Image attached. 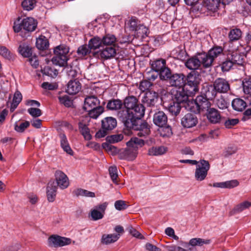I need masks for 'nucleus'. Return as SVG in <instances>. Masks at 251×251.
I'll list each match as a JSON object with an SVG mask.
<instances>
[{"instance_id":"nucleus-1","label":"nucleus","mask_w":251,"mask_h":251,"mask_svg":"<svg viewBox=\"0 0 251 251\" xmlns=\"http://www.w3.org/2000/svg\"><path fill=\"white\" fill-rule=\"evenodd\" d=\"M145 110L144 106L139 104L132 110L131 114H124V111H119L118 117L126 128L137 131V135L143 137L148 135L151 132L150 125L147 122L141 120L145 114Z\"/></svg>"},{"instance_id":"nucleus-2","label":"nucleus","mask_w":251,"mask_h":251,"mask_svg":"<svg viewBox=\"0 0 251 251\" xmlns=\"http://www.w3.org/2000/svg\"><path fill=\"white\" fill-rule=\"evenodd\" d=\"M208 90L205 91L204 95L198 96L195 100L189 101L186 105V109L194 113H200L206 112L211 107V104L209 100L210 98L207 96Z\"/></svg>"},{"instance_id":"nucleus-3","label":"nucleus","mask_w":251,"mask_h":251,"mask_svg":"<svg viewBox=\"0 0 251 251\" xmlns=\"http://www.w3.org/2000/svg\"><path fill=\"white\" fill-rule=\"evenodd\" d=\"M207 96L210 98H214L217 93H226L230 90L229 82L223 78H217L214 81L212 85L208 88Z\"/></svg>"},{"instance_id":"nucleus-4","label":"nucleus","mask_w":251,"mask_h":251,"mask_svg":"<svg viewBox=\"0 0 251 251\" xmlns=\"http://www.w3.org/2000/svg\"><path fill=\"white\" fill-rule=\"evenodd\" d=\"M201 80V75L198 72L193 71L189 73L187 76H185L184 90L188 91L189 93L195 95L199 90Z\"/></svg>"},{"instance_id":"nucleus-5","label":"nucleus","mask_w":251,"mask_h":251,"mask_svg":"<svg viewBox=\"0 0 251 251\" xmlns=\"http://www.w3.org/2000/svg\"><path fill=\"white\" fill-rule=\"evenodd\" d=\"M69 48L64 45L57 46L54 50V56L52 58L51 61L55 65L64 67L67 64L68 60V54Z\"/></svg>"},{"instance_id":"nucleus-6","label":"nucleus","mask_w":251,"mask_h":251,"mask_svg":"<svg viewBox=\"0 0 251 251\" xmlns=\"http://www.w3.org/2000/svg\"><path fill=\"white\" fill-rule=\"evenodd\" d=\"M210 169V164L208 161L204 159L200 161V164L196 166L195 173V178L198 181L204 180L207 175Z\"/></svg>"},{"instance_id":"nucleus-7","label":"nucleus","mask_w":251,"mask_h":251,"mask_svg":"<svg viewBox=\"0 0 251 251\" xmlns=\"http://www.w3.org/2000/svg\"><path fill=\"white\" fill-rule=\"evenodd\" d=\"M71 243V239L69 238L61 237L57 235H52L48 238L49 246L57 248L68 245Z\"/></svg>"},{"instance_id":"nucleus-8","label":"nucleus","mask_w":251,"mask_h":251,"mask_svg":"<svg viewBox=\"0 0 251 251\" xmlns=\"http://www.w3.org/2000/svg\"><path fill=\"white\" fill-rule=\"evenodd\" d=\"M197 113L189 112L185 114L181 119V125L184 128H192L198 123Z\"/></svg>"},{"instance_id":"nucleus-9","label":"nucleus","mask_w":251,"mask_h":251,"mask_svg":"<svg viewBox=\"0 0 251 251\" xmlns=\"http://www.w3.org/2000/svg\"><path fill=\"white\" fill-rule=\"evenodd\" d=\"M179 90L177 91L175 95V99L176 101L182 104L186 109V105L189 101H192V100H189V97L193 96V93H189L188 91L184 90L183 87L179 88Z\"/></svg>"},{"instance_id":"nucleus-10","label":"nucleus","mask_w":251,"mask_h":251,"mask_svg":"<svg viewBox=\"0 0 251 251\" xmlns=\"http://www.w3.org/2000/svg\"><path fill=\"white\" fill-rule=\"evenodd\" d=\"M158 100V94L155 91H148L142 99L145 105L150 107H154Z\"/></svg>"},{"instance_id":"nucleus-11","label":"nucleus","mask_w":251,"mask_h":251,"mask_svg":"<svg viewBox=\"0 0 251 251\" xmlns=\"http://www.w3.org/2000/svg\"><path fill=\"white\" fill-rule=\"evenodd\" d=\"M185 82V75L183 73H173L167 83L170 86L178 87H183Z\"/></svg>"},{"instance_id":"nucleus-12","label":"nucleus","mask_w":251,"mask_h":251,"mask_svg":"<svg viewBox=\"0 0 251 251\" xmlns=\"http://www.w3.org/2000/svg\"><path fill=\"white\" fill-rule=\"evenodd\" d=\"M55 179L57 184L61 189L67 188L69 185V181L67 175L62 171L57 170L54 174Z\"/></svg>"},{"instance_id":"nucleus-13","label":"nucleus","mask_w":251,"mask_h":251,"mask_svg":"<svg viewBox=\"0 0 251 251\" xmlns=\"http://www.w3.org/2000/svg\"><path fill=\"white\" fill-rule=\"evenodd\" d=\"M153 122L158 127L165 126L168 124V117L163 111H158L153 114Z\"/></svg>"},{"instance_id":"nucleus-14","label":"nucleus","mask_w":251,"mask_h":251,"mask_svg":"<svg viewBox=\"0 0 251 251\" xmlns=\"http://www.w3.org/2000/svg\"><path fill=\"white\" fill-rule=\"evenodd\" d=\"M205 116L208 121L212 124L219 123L221 119L219 111L213 107H210L205 112Z\"/></svg>"},{"instance_id":"nucleus-15","label":"nucleus","mask_w":251,"mask_h":251,"mask_svg":"<svg viewBox=\"0 0 251 251\" xmlns=\"http://www.w3.org/2000/svg\"><path fill=\"white\" fill-rule=\"evenodd\" d=\"M184 64L187 69L194 71L201 69V65L198 53L188 58Z\"/></svg>"},{"instance_id":"nucleus-16","label":"nucleus","mask_w":251,"mask_h":251,"mask_svg":"<svg viewBox=\"0 0 251 251\" xmlns=\"http://www.w3.org/2000/svg\"><path fill=\"white\" fill-rule=\"evenodd\" d=\"M116 53L115 46H105L100 51L99 55L102 59L107 60L114 57Z\"/></svg>"},{"instance_id":"nucleus-17","label":"nucleus","mask_w":251,"mask_h":251,"mask_svg":"<svg viewBox=\"0 0 251 251\" xmlns=\"http://www.w3.org/2000/svg\"><path fill=\"white\" fill-rule=\"evenodd\" d=\"M201 66L204 69L210 68L213 64V60L207 52L197 53Z\"/></svg>"},{"instance_id":"nucleus-18","label":"nucleus","mask_w":251,"mask_h":251,"mask_svg":"<svg viewBox=\"0 0 251 251\" xmlns=\"http://www.w3.org/2000/svg\"><path fill=\"white\" fill-rule=\"evenodd\" d=\"M81 89V84L76 79L71 80L67 85L66 92L70 95H75L78 93Z\"/></svg>"},{"instance_id":"nucleus-19","label":"nucleus","mask_w":251,"mask_h":251,"mask_svg":"<svg viewBox=\"0 0 251 251\" xmlns=\"http://www.w3.org/2000/svg\"><path fill=\"white\" fill-rule=\"evenodd\" d=\"M100 101L95 96H87L84 100L83 108L85 110L99 106Z\"/></svg>"},{"instance_id":"nucleus-20","label":"nucleus","mask_w":251,"mask_h":251,"mask_svg":"<svg viewBox=\"0 0 251 251\" xmlns=\"http://www.w3.org/2000/svg\"><path fill=\"white\" fill-rule=\"evenodd\" d=\"M137 154V150L132 148L131 149H126L121 152L119 154V158L120 159L131 161L136 157Z\"/></svg>"},{"instance_id":"nucleus-21","label":"nucleus","mask_w":251,"mask_h":251,"mask_svg":"<svg viewBox=\"0 0 251 251\" xmlns=\"http://www.w3.org/2000/svg\"><path fill=\"white\" fill-rule=\"evenodd\" d=\"M22 21L23 29L28 32H32L35 30L37 23L34 19L31 17H27L24 19Z\"/></svg>"},{"instance_id":"nucleus-22","label":"nucleus","mask_w":251,"mask_h":251,"mask_svg":"<svg viewBox=\"0 0 251 251\" xmlns=\"http://www.w3.org/2000/svg\"><path fill=\"white\" fill-rule=\"evenodd\" d=\"M57 186L55 185L54 181L50 182L47 187V196L50 202L54 201L56 195Z\"/></svg>"},{"instance_id":"nucleus-23","label":"nucleus","mask_w":251,"mask_h":251,"mask_svg":"<svg viewBox=\"0 0 251 251\" xmlns=\"http://www.w3.org/2000/svg\"><path fill=\"white\" fill-rule=\"evenodd\" d=\"M116 126L117 121L113 117H106L101 121L102 128L108 131L113 129Z\"/></svg>"},{"instance_id":"nucleus-24","label":"nucleus","mask_w":251,"mask_h":251,"mask_svg":"<svg viewBox=\"0 0 251 251\" xmlns=\"http://www.w3.org/2000/svg\"><path fill=\"white\" fill-rule=\"evenodd\" d=\"M211 240L209 239H204L200 238H195L191 239L189 243L185 242L182 246L185 248H188L189 246H202L204 244H209Z\"/></svg>"},{"instance_id":"nucleus-25","label":"nucleus","mask_w":251,"mask_h":251,"mask_svg":"<svg viewBox=\"0 0 251 251\" xmlns=\"http://www.w3.org/2000/svg\"><path fill=\"white\" fill-rule=\"evenodd\" d=\"M151 70L159 73L166 66V61L165 59L159 58L150 62Z\"/></svg>"},{"instance_id":"nucleus-26","label":"nucleus","mask_w":251,"mask_h":251,"mask_svg":"<svg viewBox=\"0 0 251 251\" xmlns=\"http://www.w3.org/2000/svg\"><path fill=\"white\" fill-rule=\"evenodd\" d=\"M78 129L80 133L86 140H90L92 135L90 134V130L88 126L83 122H79L78 124Z\"/></svg>"},{"instance_id":"nucleus-27","label":"nucleus","mask_w":251,"mask_h":251,"mask_svg":"<svg viewBox=\"0 0 251 251\" xmlns=\"http://www.w3.org/2000/svg\"><path fill=\"white\" fill-rule=\"evenodd\" d=\"M59 138L60 139V145L61 148L63 149V151L66 152L67 153L70 155L73 154V151L71 149L69 142L68 141L67 138L65 134L63 133H60L59 135Z\"/></svg>"},{"instance_id":"nucleus-28","label":"nucleus","mask_w":251,"mask_h":251,"mask_svg":"<svg viewBox=\"0 0 251 251\" xmlns=\"http://www.w3.org/2000/svg\"><path fill=\"white\" fill-rule=\"evenodd\" d=\"M102 47L104 46H115V44L117 39L115 35L111 34H106L101 38Z\"/></svg>"},{"instance_id":"nucleus-29","label":"nucleus","mask_w":251,"mask_h":251,"mask_svg":"<svg viewBox=\"0 0 251 251\" xmlns=\"http://www.w3.org/2000/svg\"><path fill=\"white\" fill-rule=\"evenodd\" d=\"M18 50L19 53L25 57H30L32 53L31 48L25 43H21Z\"/></svg>"},{"instance_id":"nucleus-30","label":"nucleus","mask_w":251,"mask_h":251,"mask_svg":"<svg viewBox=\"0 0 251 251\" xmlns=\"http://www.w3.org/2000/svg\"><path fill=\"white\" fill-rule=\"evenodd\" d=\"M119 234H103L101 239V242L103 244L108 245L117 241L120 238Z\"/></svg>"},{"instance_id":"nucleus-31","label":"nucleus","mask_w":251,"mask_h":251,"mask_svg":"<svg viewBox=\"0 0 251 251\" xmlns=\"http://www.w3.org/2000/svg\"><path fill=\"white\" fill-rule=\"evenodd\" d=\"M234 64H237L240 66L243 65L245 60L244 55L236 52H233L228 55Z\"/></svg>"},{"instance_id":"nucleus-32","label":"nucleus","mask_w":251,"mask_h":251,"mask_svg":"<svg viewBox=\"0 0 251 251\" xmlns=\"http://www.w3.org/2000/svg\"><path fill=\"white\" fill-rule=\"evenodd\" d=\"M203 3L207 10L215 12L218 9L220 1V0H203Z\"/></svg>"},{"instance_id":"nucleus-33","label":"nucleus","mask_w":251,"mask_h":251,"mask_svg":"<svg viewBox=\"0 0 251 251\" xmlns=\"http://www.w3.org/2000/svg\"><path fill=\"white\" fill-rule=\"evenodd\" d=\"M233 108L237 111H243L247 106L246 102L241 99L236 98L232 101Z\"/></svg>"},{"instance_id":"nucleus-34","label":"nucleus","mask_w":251,"mask_h":251,"mask_svg":"<svg viewBox=\"0 0 251 251\" xmlns=\"http://www.w3.org/2000/svg\"><path fill=\"white\" fill-rule=\"evenodd\" d=\"M36 46L40 50H46L49 46V42L48 39L45 36H40L36 39Z\"/></svg>"},{"instance_id":"nucleus-35","label":"nucleus","mask_w":251,"mask_h":251,"mask_svg":"<svg viewBox=\"0 0 251 251\" xmlns=\"http://www.w3.org/2000/svg\"><path fill=\"white\" fill-rule=\"evenodd\" d=\"M144 144V141L137 137H132L126 143L128 147L133 148L137 150L139 147H142Z\"/></svg>"},{"instance_id":"nucleus-36","label":"nucleus","mask_w":251,"mask_h":251,"mask_svg":"<svg viewBox=\"0 0 251 251\" xmlns=\"http://www.w3.org/2000/svg\"><path fill=\"white\" fill-rule=\"evenodd\" d=\"M22 95L18 90L14 95L12 101L11 103L10 111L13 112L22 100Z\"/></svg>"},{"instance_id":"nucleus-37","label":"nucleus","mask_w":251,"mask_h":251,"mask_svg":"<svg viewBox=\"0 0 251 251\" xmlns=\"http://www.w3.org/2000/svg\"><path fill=\"white\" fill-rule=\"evenodd\" d=\"M64 67V70L67 75L71 78H75L79 74V69L76 66H73L66 64Z\"/></svg>"},{"instance_id":"nucleus-38","label":"nucleus","mask_w":251,"mask_h":251,"mask_svg":"<svg viewBox=\"0 0 251 251\" xmlns=\"http://www.w3.org/2000/svg\"><path fill=\"white\" fill-rule=\"evenodd\" d=\"M167 151V148L163 146L152 147L148 150V154L151 156L161 155Z\"/></svg>"},{"instance_id":"nucleus-39","label":"nucleus","mask_w":251,"mask_h":251,"mask_svg":"<svg viewBox=\"0 0 251 251\" xmlns=\"http://www.w3.org/2000/svg\"><path fill=\"white\" fill-rule=\"evenodd\" d=\"M123 104L121 100L119 99H112L108 101L106 107L109 110H118L122 108Z\"/></svg>"},{"instance_id":"nucleus-40","label":"nucleus","mask_w":251,"mask_h":251,"mask_svg":"<svg viewBox=\"0 0 251 251\" xmlns=\"http://www.w3.org/2000/svg\"><path fill=\"white\" fill-rule=\"evenodd\" d=\"M172 74L171 70L167 66L158 73L160 79L161 80L165 81L167 83L169 81Z\"/></svg>"},{"instance_id":"nucleus-41","label":"nucleus","mask_w":251,"mask_h":251,"mask_svg":"<svg viewBox=\"0 0 251 251\" xmlns=\"http://www.w3.org/2000/svg\"><path fill=\"white\" fill-rule=\"evenodd\" d=\"M251 206V202L248 201H245L237 205L230 212V215H232L237 213H240Z\"/></svg>"},{"instance_id":"nucleus-42","label":"nucleus","mask_w":251,"mask_h":251,"mask_svg":"<svg viewBox=\"0 0 251 251\" xmlns=\"http://www.w3.org/2000/svg\"><path fill=\"white\" fill-rule=\"evenodd\" d=\"M242 31L239 28H233L228 33L229 41L233 42L239 40L242 36Z\"/></svg>"},{"instance_id":"nucleus-43","label":"nucleus","mask_w":251,"mask_h":251,"mask_svg":"<svg viewBox=\"0 0 251 251\" xmlns=\"http://www.w3.org/2000/svg\"><path fill=\"white\" fill-rule=\"evenodd\" d=\"M88 46L91 50H96L102 47L101 38L95 36L91 39L88 43Z\"/></svg>"},{"instance_id":"nucleus-44","label":"nucleus","mask_w":251,"mask_h":251,"mask_svg":"<svg viewBox=\"0 0 251 251\" xmlns=\"http://www.w3.org/2000/svg\"><path fill=\"white\" fill-rule=\"evenodd\" d=\"M223 49L221 46H214L210 49L207 53L214 61L218 56L223 53Z\"/></svg>"},{"instance_id":"nucleus-45","label":"nucleus","mask_w":251,"mask_h":251,"mask_svg":"<svg viewBox=\"0 0 251 251\" xmlns=\"http://www.w3.org/2000/svg\"><path fill=\"white\" fill-rule=\"evenodd\" d=\"M88 112L90 117L97 119L103 111V108L101 106L86 110Z\"/></svg>"},{"instance_id":"nucleus-46","label":"nucleus","mask_w":251,"mask_h":251,"mask_svg":"<svg viewBox=\"0 0 251 251\" xmlns=\"http://www.w3.org/2000/svg\"><path fill=\"white\" fill-rule=\"evenodd\" d=\"M138 99L135 97L133 96H129L125 98L123 104L124 105L126 110H128L129 108H131L132 106H134L138 102Z\"/></svg>"},{"instance_id":"nucleus-47","label":"nucleus","mask_w":251,"mask_h":251,"mask_svg":"<svg viewBox=\"0 0 251 251\" xmlns=\"http://www.w3.org/2000/svg\"><path fill=\"white\" fill-rule=\"evenodd\" d=\"M242 85L244 93L251 96V79L245 78L242 80Z\"/></svg>"},{"instance_id":"nucleus-48","label":"nucleus","mask_w":251,"mask_h":251,"mask_svg":"<svg viewBox=\"0 0 251 251\" xmlns=\"http://www.w3.org/2000/svg\"><path fill=\"white\" fill-rule=\"evenodd\" d=\"M0 55L9 60L14 58L13 54L6 47L3 46H0Z\"/></svg>"},{"instance_id":"nucleus-49","label":"nucleus","mask_w":251,"mask_h":251,"mask_svg":"<svg viewBox=\"0 0 251 251\" xmlns=\"http://www.w3.org/2000/svg\"><path fill=\"white\" fill-rule=\"evenodd\" d=\"M180 104L177 102L173 101L171 102L169 106V111L170 113H171L173 115H177L178 114L181 110V106Z\"/></svg>"},{"instance_id":"nucleus-50","label":"nucleus","mask_w":251,"mask_h":251,"mask_svg":"<svg viewBox=\"0 0 251 251\" xmlns=\"http://www.w3.org/2000/svg\"><path fill=\"white\" fill-rule=\"evenodd\" d=\"M159 132L160 135L162 137H170L172 134V130L171 126L167 124L166 125L163 126H160Z\"/></svg>"},{"instance_id":"nucleus-51","label":"nucleus","mask_w":251,"mask_h":251,"mask_svg":"<svg viewBox=\"0 0 251 251\" xmlns=\"http://www.w3.org/2000/svg\"><path fill=\"white\" fill-rule=\"evenodd\" d=\"M139 37L144 38L148 36L149 33L148 28L143 25H139L138 28L135 31Z\"/></svg>"},{"instance_id":"nucleus-52","label":"nucleus","mask_w":251,"mask_h":251,"mask_svg":"<svg viewBox=\"0 0 251 251\" xmlns=\"http://www.w3.org/2000/svg\"><path fill=\"white\" fill-rule=\"evenodd\" d=\"M36 3V0H24L22 2V6L24 10L29 11L34 8Z\"/></svg>"},{"instance_id":"nucleus-53","label":"nucleus","mask_w":251,"mask_h":251,"mask_svg":"<svg viewBox=\"0 0 251 251\" xmlns=\"http://www.w3.org/2000/svg\"><path fill=\"white\" fill-rule=\"evenodd\" d=\"M90 52L91 49L89 46L87 45H84L80 46L77 50V54L80 57H84L90 53Z\"/></svg>"},{"instance_id":"nucleus-54","label":"nucleus","mask_w":251,"mask_h":251,"mask_svg":"<svg viewBox=\"0 0 251 251\" xmlns=\"http://www.w3.org/2000/svg\"><path fill=\"white\" fill-rule=\"evenodd\" d=\"M123 138L124 136L122 134H118L107 136L106 140L109 143H115L121 141Z\"/></svg>"},{"instance_id":"nucleus-55","label":"nucleus","mask_w":251,"mask_h":251,"mask_svg":"<svg viewBox=\"0 0 251 251\" xmlns=\"http://www.w3.org/2000/svg\"><path fill=\"white\" fill-rule=\"evenodd\" d=\"M234 64L227 56V58L221 64V69L223 72H227L231 68Z\"/></svg>"},{"instance_id":"nucleus-56","label":"nucleus","mask_w":251,"mask_h":251,"mask_svg":"<svg viewBox=\"0 0 251 251\" xmlns=\"http://www.w3.org/2000/svg\"><path fill=\"white\" fill-rule=\"evenodd\" d=\"M215 103L217 107L220 109H225L228 107V102L222 96L216 100Z\"/></svg>"},{"instance_id":"nucleus-57","label":"nucleus","mask_w":251,"mask_h":251,"mask_svg":"<svg viewBox=\"0 0 251 251\" xmlns=\"http://www.w3.org/2000/svg\"><path fill=\"white\" fill-rule=\"evenodd\" d=\"M152 85V83L146 78L140 82L139 88L141 91L144 92L148 90Z\"/></svg>"},{"instance_id":"nucleus-58","label":"nucleus","mask_w":251,"mask_h":251,"mask_svg":"<svg viewBox=\"0 0 251 251\" xmlns=\"http://www.w3.org/2000/svg\"><path fill=\"white\" fill-rule=\"evenodd\" d=\"M58 100L60 103L64 105L66 107H69L72 104V101L67 95L59 96L58 97Z\"/></svg>"},{"instance_id":"nucleus-59","label":"nucleus","mask_w":251,"mask_h":251,"mask_svg":"<svg viewBox=\"0 0 251 251\" xmlns=\"http://www.w3.org/2000/svg\"><path fill=\"white\" fill-rule=\"evenodd\" d=\"M90 215L93 221H97L101 219L104 216L101 212L95 208L91 210Z\"/></svg>"},{"instance_id":"nucleus-60","label":"nucleus","mask_w":251,"mask_h":251,"mask_svg":"<svg viewBox=\"0 0 251 251\" xmlns=\"http://www.w3.org/2000/svg\"><path fill=\"white\" fill-rule=\"evenodd\" d=\"M30 125L28 121H25L24 123H21L20 125H18L16 123L15 124V130L18 132H23Z\"/></svg>"},{"instance_id":"nucleus-61","label":"nucleus","mask_w":251,"mask_h":251,"mask_svg":"<svg viewBox=\"0 0 251 251\" xmlns=\"http://www.w3.org/2000/svg\"><path fill=\"white\" fill-rule=\"evenodd\" d=\"M238 123L239 120L237 118H228L224 122V125L226 128H231L232 126L236 125Z\"/></svg>"},{"instance_id":"nucleus-62","label":"nucleus","mask_w":251,"mask_h":251,"mask_svg":"<svg viewBox=\"0 0 251 251\" xmlns=\"http://www.w3.org/2000/svg\"><path fill=\"white\" fill-rule=\"evenodd\" d=\"M28 113L33 117L37 118L42 115V111L37 108L30 107L27 109Z\"/></svg>"},{"instance_id":"nucleus-63","label":"nucleus","mask_w":251,"mask_h":251,"mask_svg":"<svg viewBox=\"0 0 251 251\" xmlns=\"http://www.w3.org/2000/svg\"><path fill=\"white\" fill-rule=\"evenodd\" d=\"M109 173L112 181L115 182L118 177L117 168L116 166H112L109 168Z\"/></svg>"},{"instance_id":"nucleus-64","label":"nucleus","mask_w":251,"mask_h":251,"mask_svg":"<svg viewBox=\"0 0 251 251\" xmlns=\"http://www.w3.org/2000/svg\"><path fill=\"white\" fill-rule=\"evenodd\" d=\"M114 206L115 208L118 210H123L126 209L128 205L126 204V201L122 200H118L115 201Z\"/></svg>"}]
</instances>
